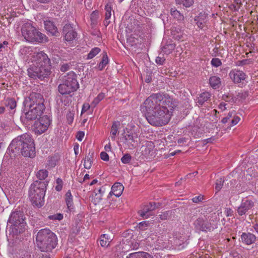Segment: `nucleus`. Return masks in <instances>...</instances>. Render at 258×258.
<instances>
[{"mask_svg":"<svg viewBox=\"0 0 258 258\" xmlns=\"http://www.w3.org/2000/svg\"><path fill=\"white\" fill-rule=\"evenodd\" d=\"M36 1L40 3L47 4V3H48L51 0H36Z\"/></svg>","mask_w":258,"mask_h":258,"instance_id":"0e129e2a","label":"nucleus"},{"mask_svg":"<svg viewBox=\"0 0 258 258\" xmlns=\"http://www.w3.org/2000/svg\"><path fill=\"white\" fill-rule=\"evenodd\" d=\"M165 61V58L164 57L158 56L156 58V62L158 64H163Z\"/></svg>","mask_w":258,"mask_h":258,"instance_id":"a18cd8bd","label":"nucleus"},{"mask_svg":"<svg viewBox=\"0 0 258 258\" xmlns=\"http://www.w3.org/2000/svg\"><path fill=\"white\" fill-rule=\"evenodd\" d=\"M253 228H254V230L255 231V232H256L257 233H258V224H255V225L253 226Z\"/></svg>","mask_w":258,"mask_h":258,"instance_id":"774afa93","label":"nucleus"},{"mask_svg":"<svg viewBox=\"0 0 258 258\" xmlns=\"http://www.w3.org/2000/svg\"><path fill=\"white\" fill-rule=\"evenodd\" d=\"M16 102L12 98L7 100V107L11 109H13L16 107Z\"/></svg>","mask_w":258,"mask_h":258,"instance_id":"c9c22d12","label":"nucleus"},{"mask_svg":"<svg viewBox=\"0 0 258 258\" xmlns=\"http://www.w3.org/2000/svg\"><path fill=\"white\" fill-rule=\"evenodd\" d=\"M101 51V49L99 47H94L89 52L87 55V59H90L94 58L95 56H96Z\"/></svg>","mask_w":258,"mask_h":258,"instance_id":"7c9ffc66","label":"nucleus"},{"mask_svg":"<svg viewBox=\"0 0 258 258\" xmlns=\"http://www.w3.org/2000/svg\"><path fill=\"white\" fill-rule=\"evenodd\" d=\"M120 126L119 121H114L111 127L110 137L111 140L115 141L117 135L118 134V128Z\"/></svg>","mask_w":258,"mask_h":258,"instance_id":"4be33fe9","label":"nucleus"},{"mask_svg":"<svg viewBox=\"0 0 258 258\" xmlns=\"http://www.w3.org/2000/svg\"><path fill=\"white\" fill-rule=\"evenodd\" d=\"M46 183L44 181H34L30 186L29 196L33 205L37 207H42L44 203Z\"/></svg>","mask_w":258,"mask_h":258,"instance_id":"39448f33","label":"nucleus"},{"mask_svg":"<svg viewBox=\"0 0 258 258\" xmlns=\"http://www.w3.org/2000/svg\"><path fill=\"white\" fill-rule=\"evenodd\" d=\"M155 209V205L150 203L149 205L145 206L143 210L140 212V216L145 219L148 218L151 215L149 212L154 210Z\"/></svg>","mask_w":258,"mask_h":258,"instance_id":"412c9836","label":"nucleus"},{"mask_svg":"<svg viewBox=\"0 0 258 258\" xmlns=\"http://www.w3.org/2000/svg\"><path fill=\"white\" fill-rule=\"evenodd\" d=\"M85 134L83 132H79L77 133L76 135V138L79 141H82L83 138L84 137Z\"/></svg>","mask_w":258,"mask_h":258,"instance_id":"de8ad7c7","label":"nucleus"},{"mask_svg":"<svg viewBox=\"0 0 258 258\" xmlns=\"http://www.w3.org/2000/svg\"><path fill=\"white\" fill-rule=\"evenodd\" d=\"M111 241V239L107 234H103L100 236V244L102 247H107L110 241Z\"/></svg>","mask_w":258,"mask_h":258,"instance_id":"bb28decb","label":"nucleus"},{"mask_svg":"<svg viewBox=\"0 0 258 258\" xmlns=\"http://www.w3.org/2000/svg\"><path fill=\"white\" fill-rule=\"evenodd\" d=\"M62 181L60 178H57L56 180V185L55 188L56 190L59 191L62 189Z\"/></svg>","mask_w":258,"mask_h":258,"instance_id":"a19ab883","label":"nucleus"},{"mask_svg":"<svg viewBox=\"0 0 258 258\" xmlns=\"http://www.w3.org/2000/svg\"><path fill=\"white\" fill-rule=\"evenodd\" d=\"M226 103L224 102L221 103L219 105V108L221 109L222 111L224 110L226 108L225 107Z\"/></svg>","mask_w":258,"mask_h":258,"instance_id":"bf43d9fd","label":"nucleus"},{"mask_svg":"<svg viewBox=\"0 0 258 258\" xmlns=\"http://www.w3.org/2000/svg\"><path fill=\"white\" fill-rule=\"evenodd\" d=\"M48 176V171L45 169L39 170L36 173V176L40 180L45 179Z\"/></svg>","mask_w":258,"mask_h":258,"instance_id":"72a5a7b5","label":"nucleus"},{"mask_svg":"<svg viewBox=\"0 0 258 258\" xmlns=\"http://www.w3.org/2000/svg\"><path fill=\"white\" fill-rule=\"evenodd\" d=\"M194 225L197 229L206 231L214 228L212 224L209 223L205 217L199 218L195 222Z\"/></svg>","mask_w":258,"mask_h":258,"instance_id":"ddd939ff","label":"nucleus"},{"mask_svg":"<svg viewBox=\"0 0 258 258\" xmlns=\"http://www.w3.org/2000/svg\"><path fill=\"white\" fill-rule=\"evenodd\" d=\"M24 39L29 42L42 43L47 41L46 36L39 32L30 22L24 23L21 28Z\"/></svg>","mask_w":258,"mask_h":258,"instance_id":"423d86ee","label":"nucleus"},{"mask_svg":"<svg viewBox=\"0 0 258 258\" xmlns=\"http://www.w3.org/2000/svg\"><path fill=\"white\" fill-rule=\"evenodd\" d=\"M92 161L90 157L88 156L85 157L84 162V167L88 169H90L92 165Z\"/></svg>","mask_w":258,"mask_h":258,"instance_id":"4c0bfd02","label":"nucleus"},{"mask_svg":"<svg viewBox=\"0 0 258 258\" xmlns=\"http://www.w3.org/2000/svg\"><path fill=\"white\" fill-rule=\"evenodd\" d=\"M90 106L89 103H84L82 106L81 113L86 112L90 108Z\"/></svg>","mask_w":258,"mask_h":258,"instance_id":"3c124183","label":"nucleus"},{"mask_svg":"<svg viewBox=\"0 0 258 258\" xmlns=\"http://www.w3.org/2000/svg\"><path fill=\"white\" fill-rule=\"evenodd\" d=\"M229 75L230 79L235 83H240L246 78V75L243 72L236 69L231 70Z\"/></svg>","mask_w":258,"mask_h":258,"instance_id":"4468645a","label":"nucleus"},{"mask_svg":"<svg viewBox=\"0 0 258 258\" xmlns=\"http://www.w3.org/2000/svg\"><path fill=\"white\" fill-rule=\"evenodd\" d=\"M5 108L3 106L0 107V114H2L5 112Z\"/></svg>","mask_w":258,"mask_h":258,"instance_id":"338daca9","label":"nucleus"},{"mask_svg":"<svg viewBox=\"0 0 258 258\" xmlns=\"http://www.w3.org/2000/svg\"><path fill=\"white\" fill-rule=\"evenodd\" d=\"M171 15L176 20L179 21H182L184 19V17L175 8H171L170 10Z\"/></svg>","mask_w":258,"mask_h":258,"instance_id":"cd10ccee","label":"nucleus"},{"mask_svg":"<svg viewBox=\"0 0 258 258\" xmlns=\"http://www.w3.org/2000/svg\"><path fill=\"white\" fill-rule=\"evenodd\" d=\"M142 154L146 157L152 156L153 152V145L151 142H148L141 148Z\"/></svg>","mask_w":258,"mask_h":258,"instance_id":"aec40b11","label":"nucleus"},{"mask_svg":"<svg viewBox=\"0 0 258 258\" xmlns=\"http://www.w3.org/2000/svg\"><path fill=\"white\" fill-rule=\"evenodd\" d=\"M240 119L238 116H234L233 117V118L231 121V125H236L240 121Z\"/></svg>","mask_w":258,"mask_h":258,"instance_id":"864d4df0","label":"nucleus"},{"mask_svg":"<svg viewBox=\"0 0 258 258\" xmlns=\"http://www.w3.org/2000/svg\"><path fill=\"white\" fill-rule=\"evenodd\" d=\"M79 88V84L76 79V74L69 72L63 78V82L58 86V91L62 94H69L76 91Z\"/></svg>","mask_w":258,"mask_h":258,"instance_id":"1a4fd4ad","label":"nucleus"},{"mask_svg":"<svg viewBox=\"0 0 258 258\" xmlns=\"http://www.w3.org/2000/svg\"><path fill=\"white\" fill-rule=\"evenodd\" d=\"M43 98L40 94L35 95V99L32 96L25 103L24 115L28 120L36 119L43 113L45 109Z\"/></svg>","mask_w":258,"mask_h":258,"instance_id":"7ed1b4c3","label":"nucleus"},{"mask_svg":"<svg viewBox=\"0 0 258 258\" xmlns=\"http://www.w3.org/2000/svg\"><path fill=\"white\" fill-rule=\"evenodd\" d=\"M241 5V0H234L233 4H232L230 8L233 11H238Z\"/></svg>","mask_w":258,"mask_h":258,"instance_id":"f704fd0d","label":"nucleus"},{"mask_svg":"<svg viewBox=\"0 0 258 258\" xmlns=\"http://www.w3.org/2000/svg\"><path fill=\"white\" fill-rule=\"evenodd\" d=\"M124 189L123 185L119 183H115L111 187V193L116 197H120Z\"/></svg>","mask_w":258,"mask_h":258,"instance_id":"6ab92c4d","label":"nucleus"},{"mask_svg":"<svg viewBox=\"0 0 258 258\" xmlns=\"http://www.w3.org/2000/svg\"><path fill=\"white\" fill-rule=\"evenodd\" d=\"M63 215L60 213L54 214L53 215H51L49 216V218L51 220H61L63 219Z\"/></svg>","mask_w":258,"mask_h":258,"instance_id":"37998d69","label":"nucleus"},{"mask_svg":"<svg viewBox=\"0 0 258 258\" xmlns=\"http://www.w3.org/2000/svg\"><path fill=\"white\" fill-rule=\"evenodd\" d=\"M169 217V213L168 212H165L160 215V218L161 220H165Z\"/></svg>","mask_w":258,"mask_h":258,"instance_id":"8fccbe9b","label":"nucleus"},{"mask_svg":"<svg viewBox=\"0 0 258 258\" xmlns=\"http://www.w3.org/2000/svg\"><path fill=\"white\" fill-rule=\"evenodd\" d=\"M180 152V150H177V151L172 152L170 153V156H173L175 155L177 153H179Z\"/></svg>","mask_w":258,"mask_h":258,"instance_id":"69168bd1","label":"nucleus"},{"mask_svg":"<svg viewBox=\"0 0 258 258\" xmlns=\"http://www.w3.org/2000/svg\"><path fill=\"white\" fill-rule=\"evenodd\" d=\"M203 200V196L202 195H199L197 197H195V198H192V201L194 203H198L201 201H202Z\"/></svg>","mask_w":258,"mask_h":258,"instance_id":"603ef678","label":"nucleus"},{"mask_svg":"<svg viewBox=\"0 0 258 258\" xmlns=\"http://www.w3.org/2000/svg\"><path fill=\"white\" fill-rule=\"evenodd\" d=\"M104 149L106 152H109L111 151V145L110 143H108V144L105 146Z\"/></svg>","mask_w":258,"mask_h":258,"instance_id":"052dcab7","label":"nucleus"},{"mask_svg":"<svg viewBox=\"0 0 258 258\" xmlns=\"http://www.w3.org/2000/svg\"><path fill=\"white\" fill-rule=\"evenodd\" d=\"M44 27L45 29L52 35H56L57 33V28L51 21H44Z\"/></svg>","mask_w":258,"mask_h":258,"instance_id":"5701e85b","label":"nucleus"},{"mask_svg":"<svg viewBox=\"0 0 258 258\" xmlns=\"http://www.w3.org/2000/svg\"><path fill=\"white\" fill-rule=\"evenodd\" d=\"M253 203L252 201L249 200H245L242 201L240 206L237 209L238 214L242 216L247 212L248 210L251 209L253 207Z\"/></svg>","mask_w":258,"mask_h":258,"instance_id":"dca6fc26","label":"nucleus"},{"mask_svg":"<svg viewBox=\"0 0 258 258\" xmlns=\"http://www.w3.org/2000/svg\"><path fill=\"white\" fill-rule=\"evenodd\" d=\"M176 106L175 100L167 94L154 93L141 107L148 122L154 126H162L169 121Z\"/></svg>","mask_w":258,"mask_h":258,"instance_id":"f257e3e1","label":"nucleus"},{"mask_svg":"<svg viewBox=\"0 0 258 258\" xmlns=\"http://www.w3.org/2000/svg\"><path fill=\"white\" fill-rule=\"evenodd\" d=\"M70 66L68 63L63 64L60 68V70L62 72L67 71L69 69Z\"/></svg>","mask_w":258,"mask_h":258,"instance_id":"6e6d98bb","label":"nucleus"},{"mask_svg":"<svg viewBox=\"0 0 258 258\" xmlns=\"http://www.w3.org/2000/svg\"><path fill=\"white\" fill-rule=\"evenodd\" d=\"M8 42L6 41L3 42V43H0V52L3 51L7 46Z\"/></svg>","mask_w":258,"mask_h":258,"instance_id":"5fc2aeb1","label":"nucleus"},{"mask_svg":"<svg viewBox=\"0 0 258 258\" xmlns=\"http://www.w3.org/2000/svg\"><path fill=\"white\" fill-rule=\"evenodd\" d=\"M102 193L96 194L93 199L95 205L99 203L102 200Z\"/></svg>","mask_w":258,"mask_h":258,"instance_id":"c03bdc74","label":"nucleus"},{"mask_svg":"<svg viewBox=\"0 0 258 258\" xmlns=\"http://www.w3.org/2000/svg\"><path fill=\"white\" fill-rule=\"evenodd\" d=\"M22 58L26 61L33 63L39 59L41 61L46 59L47 55L42 51H38L36 49L30 47H24L20 50Z\"/></svg>","mask_w":258,"mask_h":258,"instance_id":"9d476101","label":"nucleus"},{"mask_svg":"<svg viewBox=\"0 0 258 258\" xmlns=\"http://www.w3.org/2000/svg\"><path fill=\"white\" fill-rule=\"evenodd\" d=\"M36 241L38 247L44 252L51 251L57 244L55 234L48 229L40 230L37 234Z\"/></svg>","mask_w":258,"mask_h":258,"instance_id":"20e7f679","label":"nucleus"},{"mask_svg":"<svg viewBox=\"0 0 258 258\" xmlns=\"http://www.w3.org/2000/svg\"><path fill=\"white\" fill-rule=\"evenodd\" d=\"M24 214L22 212L13 211L9 218L8 224L10 226V233L14 235L24 232L25 230L26 222Z\"/></svg>","mask_w":258,"mask_h":258,"instance_id":"0eeeda50","label":"nucleus"},{"mask_svg":"<svg viewBox=\"0 0 258 258\" xmlns=\"http://www.w3.org/2000/svg\"><path fill=\"white\" fill-rule=\"evenodd\" d=\"M74 150L75 154L77 155L78 153V151H79V145L78 144L74 146Z\"/></svg>","mask_w":258,"mask_h":258,"instance_id":"e2e57ef3","label":"nucleus"},{"mask_svg":"<svg viewBox=\"0 0 258 258\" xmlns=\"http://www.w3.org/2000/svg\"><path fill=\"white\" fill-rule=\"evenodd\" d=\"M193 3V0H183V5L185 7H190Z\"/></svg>","mask_w":258,"mask_h":258,"instance_id":"09e8293b","label":"nucleus"},{"mask_svg":"<svg viewBox=\"0 0 258 258\" xmlns=\"http://www.w3.org/2000/svg\"><path fill=\"white\" fill-rule=\"evenodd\" d=\"M256 236L251 233H243L241 236V241L242 243L250 245L253 243L256 240Z\"/></svg>","mask_w":258,"mask_h":258,"instance_id":"f3484780","label":"nucleus"},{"mask_svg":"<svg viewBox=\"0 0 258 258\" xmlns=\"http://www.w3.org/2000/svg\"><path fill=\"white\" fill-rule=\"evenodd\" d=\"M50 124L49 118L47 116L44 115L35 121L34 124V130L36 133L41 134L48 129Z\"/></svg>","mask_w":258,"mask_h":258,"instance_id":"f8f14e48","label":"nucleus"},{"mask_svg":"<svg viewBox=\"0 0 258 258\" xmlns=\"http://www.w3.org/2000/svg\"><path fill=\"white\" fill-rule=\"evenodd\" d=\"M211 65L214 67H218L222 64L220 59L218 58H213L211 61Z\"/></svg>","mask_w":258,"mask_h":258,"instance_id":"ea45409f","label":"nucleus"},{"mask_svg":"<svg viewBox=\"0 0 258 258\" xmlns=\"http://www.w3.org/2000/svg\"><path fill=\"white\" fill-rule=\"evenodd\" d=\"M105 97L103 93H101L99 94L93 100L92 104L95 106L101 100H102Z\"/></svg>","mask_w":258,"mask_h":258,"instance_id":"e433bc0d","label":"nucleus"},{"mask_svg":"<svg viewBox=\"0 0 258 258\" xmlns=\"http://www.w3.org/2000/svg\"><path fill=\"white\" fill-rule=\"evenodd\" d=\"M232 112H230V113L228 114V116H227V117H224V118H223L222 119V122L223 123H225L227 122H228V120L230 118H231V117H232Z\"/></svg>","mask_w":258,"mask_h":258,"instance_id":"4d7b16f0","label":"nucleus"},{"mask_svg":"<svg viewBox=\"0 0 258 258\" xmlns=\"http://www.w3.org/2000/svg\"><path fill=\"white\" fill-rule=\"evenodd\" d=\"M225 212H226V215L227 216H230L232 215L233 211L231 209L229 208V209H227L225 210Z\"/></svg>","mask_w":258,"mask_h":258,"instance_id":"680f3d73","label":"nucleus"},{"mask_svg":"<svg viewBox=\"0 0 258 258\" xmlns=\"http://www.w3.org/2000/svg\"><path fill=\"white\" fill-rule=\"evenodd\" d=\"M105 10L106 12H105V18L104 24L106 26H107L110 23V21H109V20L111 16V8L110 7L106 6Z\"/></svg>","mask_w":258,"mask_h":258,"instance_id":"2f4dec72","label":"nucleus"},{"mask_svg":"<svg viewBox=\"0 0 258 258\" xmlns=\"http://www.w3.org/2000/svg\"><path fill=\"white\" fill-rule=\"evenodd\" d=\"M37 59V61H34L28 69L29 76L34 79L46 77L50 73L49 67L48 66H46L49 61L48 57L47 56L46 59L44 61H41L39 59Z\"/></svg>","mask_w":258,"mask_h":258,"instance_id":"6e6552de","label":"nucleus"},{"mask_svg":"<svg viewBox=\"0 0 258 258\" xmlns=\"http://www.w3.org/2000/svg\"><path fill=\"white\" fill-rule=\"evenodd\" d=\"M221 81L220 79L217 76H212L209 79V83L213 88H217L219 87Z\"/></svg>","mask_w":258,"mask_h":258,"instance_id":"c85d7f7f","label":"nucleus"},{"mask_svg":"<svg viewBox=\"0 0 258 258\" xmlns=\"http://www.w3.org/2000/svg\"><path fill=\"white\" fill-rule=\"evenodd\" d=\"M187 142V140L184 138H181L178 140L177 143L178 144L182 145L185 144Z\"/></svg>","mask_w":258,"mask_h":258,"instance_id":"13d9d810","label":"nucleus"},{"mask_svg":"<svg viewBox=\"0 0 258 258\" xmlns=\"http://www.w3.org/2000/svg\"><path fill=\"white\" fill-rule=\"evenodd\" d=\"M108 62V58L106 53H104L102 56V58L101 61L98 64V69L100 70H102Z\"/></svg>","mask_w":258,"mask_h":258,"instance_id":"473e14b6","label":"nucleus"},{"mask_svg":"<svg viewBox=\"0 0 258 258\" xmlns=\"http://www.w3.org/2000/svg\"><path fill=\"white\" fill-rule=\"evenodd\" d=\"M100 158L102 160L105 161H107L109 160V156L105 152H102L100 153Z\"/></svg>","mask_w":258,"mask_h":258,"instance_id":"49530a36","label":"nucleus"},{"mask_svg":"<svg viewBox=\"0 0 258 258\" xmlns=\"http://www.w3.org/2000/svg\"><path fill=\"white\" fill-rule=\"evenodd\" d=\"M65 200L66 204L67 205L68 208L71 210L74 209V204H73V196L70 190H69L67 192L65 195Z\"/></svg>","mask_w":258,"mask_h":258,"instance_id":"a878e982","label":"nucleus"},{"mask_svg":"<svg viewBox=\"0 0 258 258\" xmlns=\"http://www.w3.org/2000/svg\"><path fill=\"white\" fill-rule=\"evenodd\" d=\"M63 33L64 34L65 39L67 41L73 40L77 35L76 32L70 24L65 25L63 28Z\"/></svg>","mask_w":258,"mask_h":258,"instance_id":"2eb2a0df","label":"nucleus"},{"mask_svg":"<svg viewBox=\"0 0 258 258\" xmlns=\"http://www.w3.org/2000/svg\"><path fill=\"white\" fill-rule=\"evenodd\" d=\"M126 258H153L150 254L144 252H134L130 254Z\"/></svg>","mask_w":258,"mask_h":258,"instance_id":"393cba45","label":"nucleus"},{"mask_svg":"<svg viewBox=\"0 0 258 258\" xmlns=\"http://www.w3.org/2000/svg\"><path fill=\"white\" fill-rule=\"evenodd\" d=\"M195 21H197L198 27L201 29H203L206 25L208 21L207 15L205 13H201L195 19Z\"/></svg>","mask_w":258,"mask_h":258,"instance_id":"a211bd4d","label":"nucleus"},{"mask_svg":"<svg viewBox=\"0 0 258 258\" xmlns=\"http://www.w3.org/2000/svg\"><path fill=\"white\" fill-rule=\"evenodd\" d=\"M211 97L210 94L208 92H205L201 93L197 99V102L199 105L202 106Z\"/></svg>","mask_w":258,"mask_h":258,"instance_id":"b1692460","label":"nucleus"},{"mask_svg":"<svg viewBox=\"0 0 258 258\" xmlns=\"http://www.w3.org/2000/svg\"><path fill=\"white\" fill-rule=\"evenodd\" d=\"M9 151L14 153H21L26 157L31 158L35 156L34 142L32 137L25 134L14 139L9 147Z\"/></svg>","mask_w":258,"mask_h":258,"instance_id":"f03ea898","label":"nucleus"},{"mask_svg":"<svg viewBox=\"0 0 258 258\" xmlns=\"http://www.w3.org/2000/svg\"><path fill=\"white\" fill-rule=\"evenodd\" d=\"M132 160V156L129 154H124L121 158V161L123 164L129 163Z\"/></svg>","mask_w":258,"mask_h":258,"instance_id":"58836bf2","label":"nucleus"},{"mask_svg":"<svg viewBox=\"0 0 258 258\" xmlns=\"http://www.w3.org/2000/svg\"><path fill=\"white\" fill-rule=\"evenodd\" d=\"M120 142L125 148L132 150L137 147L140 143L139 133L126 129L122 134Z\"/></svg>","mask_w":258,"mask_h":258,"instance_id":"9b49d317","label":"nucleus"},{"mask_svg":"<svg viewBox=\"0 0 258 258\" xmlns=\"http://www.w3.org/2000/svg\"><path fill=\"white\" fill-rule=\"evenodd\" d=\"M223 181L224 180L222 178H220L219 179L217 180L215 186V189L217 191H219L221 189Z\"/></svg>","mask_w":258,"mask_h":258,"instance_id":"79ce46f5","label":"nucleus"},{"mask_svg":"<svg viewBox=\"0 0 258 258\" xmlns=\"http://www.w3.org/2000/svg\"><path fill=\"white\" fill-rule=\"evenodd\" d=\"M175 47V44L173 43L167 44L162 47V50L164 53L169 54L172 52Z\"/></svg>","mask_w":258,"mask_h":258,"instance_id":"c756f323","label":"nucleus"}]
</instances>
